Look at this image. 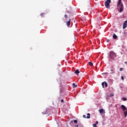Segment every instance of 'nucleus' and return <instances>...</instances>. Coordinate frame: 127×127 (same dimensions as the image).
<instances>
[{
  "label": "nucleus",
  "instance_id": "f257e3e1",
  "mask_svg": "<svg viewBox=\"0 0 127 127\" xmlns=\"http://www.w3.org/2000/svg\"><path fill=\"white\" fill-rule=\"evenodd\" d=\"M117 6L118 8H119V12L124 11V4L122 2V0H119Z\"/></svg>",
  "mask_w": 127,
  "mask_h": 127
},
{
  "label": "nucleus",
  "instance_id": "f03ea898",
  "mask_svg": "<svg viewBox=\"0 0 127 127\" xmlns=\"http://www.w3.org/2000/svg\"><path fill=\"white\" fill-rule=\"evenodd\" d=\"M121 107V108L122 109L123 111H124V115H125V118H127V107H126V106H125V105H122Z\"/></svg>",
  "mask_w": 127,
  "mask_h": 127
},
{
  "label": "nucleus",
  "instance_id": "7ed1b4c3",
  "mask_svg": "<svg viewBox=\"0 0 127 127\" xmlns=\"http://www.w3.org/2000/svg\"><path fill=\"white\" fill-rule=\"evenodd\" d=\"M111 0H107L105 2V5L106 8H110V3H111Z\"/></svg>",
  "mask_w": 127,
  "mask_h": 127
},
{
  "label": "nucleus",
  "instance_id": "20e7f679",
  "mask_svg": "<svg viewBox=\"0 0 127 127\" xmlns=\"http://www.w3.org/2000/svg\"><path fill=\"white\" fill-rule=\"evenodd\" d=\"M117 55L113 52H110V57L111 59H115V57H116Z\"/></svg>",
  "mask_w": 127,
  "mask_h": 127
},
{
  "label": "nucleus",
  "instance_id": "39448f33",
  "mask_svg": "<svg viewBox=\"0 0 127 127\" xmlns=\"http://www.w3.org/2000/svg\"><path fill=\"white\" fill-rule=\"evenodd\" d=\"M127 20L125 21L123 23V29L127 28Z\"/></svg>",
  "mask_w": 127,
  "mask_h": 127
},
{
  "label": "nucleus",
  "instance_id": "423d86ee",
  "mask_svg": "<svg viewBox=\"0 0 127 127\" xmlns=\"http://www.w3.org/2000/svg\"><path fill=\"white\" fill-rule=\"evenodd\" d=\"M102 85L103 88H104V86H105L106 88H107V87H108V83H107V82H106V81L102 82Z\"/></svg>",
  "mask_w": 127,
  "mask_h": 127
},
{
  "label": "nucleus",
  "instance_id": "0eeeda50",
  "mask_svg": "<svg viewBox=\"0 0 127 127\" xmlns=\"http://www.w3.org/2000/svg\"><path fill=\"white\" fill-rule=\"evenodd\" d=\"M99 113H100V114H105V110H104V109H99Z\"/></svg>",
  "mask_w": 127,
  "mask_h": 127
},
{
  "label": "nucleus",
  "instance_id": "6e6552de",
  "mask_svg": "<svg viewBox=\"0 0 127 127\" xmlns=\"http://www.w3.org/2000/svg\"><path fill=\"white\" fill-rule=\"evenodd\" d=\"M71 22V19H69V20L68 21L66 22V25L67 26H70V23Z\"/></svg>",
  "mask_w": 127,
  "mask_h": 127
},
{
  "label": "nucleus",
  "instance_id": "1a4fd4ad",
  "mask_svg": "<svg viewBox=\"0 0 127 127\" xmlns=\"http://www.w3.org/2000/svg\"><path fill=\"white\" fill-rule=\"evenodd\" d=\"M113 39H117L118 38V36H117L116 34H114L113 35Z\"/></svg>",
  "mask_w": 127,
  "mask_h": 127
},
{
  "label": "nucleus",
  "instance_id": "9d476101",
  "mask_svg": "<svg viewBox=\"0 0 127 127\" xmlns=\"http://www.w3.org/2000/svg\"><path fill=\"white\" fill-rule=\"evenodd\" d=\"M80 73V71L79 70V69H76L75 71V74H79Z\"/></svg>",
  "mask_w": 127,
  "mask_h": 127
},
{
  "label": "nucleus",
  "instance_id": "9b49d317",
  "mask_svg": "<svg viewBox=\"0 0 127 127\" xmlns=\"http://www.w3.org/2000/svg\"><path fill=\"white\" fill-rule=\"evenodd\" d=\"M90 116H91V115L90 114V113H88L86 119H90Z\"/></svg>",
  "mask_w": 127,
  "mask_h": 127
},
{
  "label": "nucleus",
  "instance_id": "f8f14e48",
  "mask_svg": "<svg viewBox=\"0 0 127 127\" xmlns=\"http://www.w3.org/2000/svg\"><path fill=\"white\" fill-rule=\"evenodd\" d=\"M72 86H73V88H76V87H77V85H76V84H75V83H73Z\"/></svg>",
  "mask_w": 127,
  "mask_h": 127
},
{
  "label": "nucleus",
  "instance_id": "ddd939ff",
  "mask_svg": "<svg viewBox=\"0 0 127 127\" xmlns=\"http://www.w3.org/2000/svg\"><path fill=\"white\" fill-rule=\"evenodd\" d=\"M89 66H92V65H93V63H92V62H89Z\"/></svg>",
  "mask_w": 127,
  "mask_h": 127
},
{
  "label": "nucleus",
  "instance_id": "4468645a",
  "mask_svg": "<svg viewBox=\"0 0 127 127\" xmlns=\"http://www.w3.org/2000/svg\"><path fill=\"white\" fill-rule=\"evenodd\" d=\"M73 122H74V123L75 124H77V123H78V121H77V120H74L73 121Z\"/></svg>",
  "mask_w": 127,
  "mask_h": 127
},
{
  "label": "nucleus",
  "instance_id": "2eb2a0df",
  "mask_svg": "<svg viewBox=\"0 0 127 127\" xmlns=\"http://www.w3.org/2000/svg\"><path fill=\"white\" fill-rule=\"evenodd\" d=\"M102 75H108V72H104L102 73Z\"/></svg>",
  "mask_w": 127,
  "mask_h": 127
},
{
  "label": "nucleus",
  "instance_id": "dca6fc26",
  "mask_svg": "<svg viewBox=\"0 0 127 127\" xmlns=\"http://www.w3.org/2000/svg\"><path fill=\"white\" fill-rule=\"evenodd\" d=\"M123 101H127V99L126 98H123Z\"/></svg>",
  "mask_w": 127,
  "mask_h": 127
},
{
  "label": "nucleus",
  "instance_id": "f3484780",
  "mask_svg": "<svg viewBox=\"0 0 127 127\" xmlns=\"http://www.w3.org/2000/svg\"><path fill=\"white\" fill-rule=\"evenodd\" d=\"M119 70L120 71H123V70H124V68H123V67H121Z\"/></svg>",
  "mask_w": 127,
  "mask_h": 127
},
{
  "label": "nucleus",
  "instance_id": "a211bd4d",
  "mask_svg": "<svg viewBox=\"0 0 127 127\" xmlns=\"http://www.w3.org/2000/svg\"><path fill=\"white\" fill-rule=\"evenodd\" d=\"M106 42H107V43L110 42V40L107 39V40H106Z\"/></svg>",
  "mask_w": 127,
  "mask_h": 127
},
{
  "label": "nucleus",
  "instance_id": "6ab92c4d",
  "mask_svg": "<svg viewBox=\"0 0 127 127\" xmlns=\"http://www.w3.org/2000/svg\"><path fill=\"white\" fill-rule=\"evenodd\" d=\"M67 16H67V15H66V14L64 15V17H65V18H67Z\"/></svg>",
  "mask_w": 127,
  "mask_h": 127
},
{
  "label": "nucleus",
  "instance_id": "aec40b11",
  "mask_svg": "<svg viewBox=\"0 0 127 127\" xmlns=\"http://www.w3.org/2000/svg\"><path fill=\"white\" fill-rule=\"evenodd\" d=\"M61 102H62V103H64V100L62 99V100H61Z\"/></svg>",
  "mask_w": 127,
  "mask_h": 127
},
{
  "label": "nucleus",
  "instance_id": "412c9836",
  "mask_svg": "<svg viewBox=\"0 0 127 127\" xmlns=\"http://www.w3.org/2000/svg\"><path fill=\"white\" fill-rule=\"evenodd\" d=\"M121 79L123 80V81H124V77L123 76H121Z\"/></svg>",
  "mask_w": 127,
  "mask_h": 127
},
{
  "label": "nucleus",
  "instance_id": "4be33fe9",
  "mask_svg": "<svg viewBox=\"0 0 127 127\" xmlns=\"http://www.w3.org/2000/svg\"><path fill=\"white\" fill-rule=\"evenodd\" d=\"M110 97H114V94H111L110 95Z\"/></svg>",
  "mask_w": 127,
  "mask_h": 127
},
{
  "label": "nucleus",
  "instance_id": "5701e85b",
  "mask_svg": "<svg viewBox=\"0 0 127 127\" xmlns=\"http://www.w3.org/2000/svg\"><path fill=\"white\" fill-rule=\"evenodd\" d=\"M83 118H86V115H83Z\"/></svg>",
  "mask_w": 127,
  "mask_h": 127
},
{
  "label": "nucleus",
  "instance_id": "b1692460",
  "mask_svg": "<svg viewBox=\"0 0 127 127\" xmlns=\"http://www.w3.org/2000/svg\"><path fill=\"white\" fill-rule=\"evenodd\" d=\"M93 127H96V124H93Z\"/></svg>",
  "mask_w": 127,
  "mask_h": 127
},
{
  "label": "nucleus",
  "instance_id": "393cba45",
  "mask_svg": "<svg viewBox=\"0 0 127 127\" xmlns=\"http://www.w3.org/2000/svg\"><path fill=\"white\" fill-rule=\"evenodd\" d=\"M44 14V13H42V14H41V16H43Z\"/></svg>",
  "mask_w": 127,
  "mask_h": 127
},
{
  "label": "nucleus",
  "instance_id": "a878e982",
  "mask_svg": "<svg viewBox=\"0 0 127 127\" xmlns=\"http://www.w3.org/2000/svg\"><path fill=\"white\" fill-rule=\"evenodd\" d=\"M96 125H98V121L96 122Z\"/></svg>",
  "mask_w": 127,
  "mask_h": 127
},
{
  "label": "nucleus",
  "instance_id": "bb28decb",
  "mask_svg": "<svg viewBox=\"0 0 127 127\" xmlns=\"http://www.w3.org/2000/svg\"><path fill=\"white\" fill-rule=\"evenodd\" d=\"M125 63L127 65V62H125Z\"/></svg>",
  "mask_w": 127,
  "mask_h": 127
},
{
  "label": "nucleus",
  "instance_id": "cd10ccee",
  "mask_svg": "<svg viewBox=\"0 0 127 127\" xmlns=\"http://www.w3.org/2000/svg\"><path fill=\"white\" fill-rule=\"evenodd\" d=\"M79 127V125H77V126H76V127Z\"/></svg>",
  "mask_w": 127,
  "mask_h": 127
},
{
  "label": "nucleus",
  "instance_id": "c85d7f7f",
  "mask_svg": "<svg viewBox=\"0 0 127 127\" xmlns=\"http://www.w3.org/2000/svg\"><path fill=\"white\" fill-rule=\"evenodd\" d=\"M71 123H73V121H71Z\"/></svg>",
  "mask_w": 127,
  "mask_h": 127
},
{
  "label": "nucleus",
  "instance_id": "c756f323",
  "mask_svg": "<svg viewBox=\"0 0 127 127\" xmlns=\"http://www.w3.org/2000/svg\"><path fill=\"white\" fill-rule=\"evenodd\" d=\"M96 127H97V126H96Z\"/></svg>",
  "mask_w": 127,
  "mask_h": 127
}]
</instances>
